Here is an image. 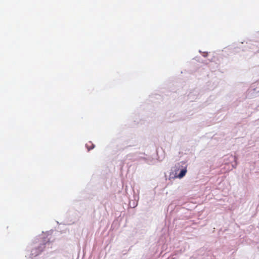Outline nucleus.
<instances>
[{
	"instance_id": "1",
	"label": "nucleus",
	"mask_w": 259,
	"mask_h": 259,
	"mask_svg": "<svg viewBox=\"0 0 259 259\" xmlns=\"http://www.w3.org/2000/svg\"><path fill=\"white\" fill-rule=\"evenodd\" d=\"M176 175H177L178 171L180 170V172L177 176V177L179 179H182L186 175L187 172V164L186 162L181 161L176 165Z\"/></svg>"
},
{
	"instance_id": "2",
	"label": "nucleus",
	"mask_w": 259,
	"mask_h": 259,
	"mask_svg": "<svg viewBox=\"0 0 259 259\" xmlns=\"http://www.w3.org/2000/svg\"><path fill=\"white\" fill-rule=\"evenodd\" d=\"M85 146H86L87 148L88 149V151H90V150L93 149L95 147V145L91 141H89L88 143H87Z\"/></svg>"
}]
</instances>
